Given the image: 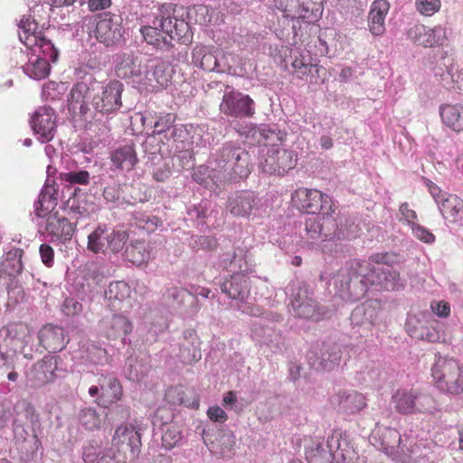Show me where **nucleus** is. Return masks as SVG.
<instances>
[{
    "mask_svg": "<svg viewBox=\"0 0 463 463\" xmlns=\"http://www.w3.org/2000/svg\"><path fill=\"white\" fill-rule=\"evenodd\" d=\"M39 251L43 263L47 267H52L54 262L53 249L50 245L43 243L40 246Z\"/></svg>",
    "mask_w": 463,
    "mask_h": 463,
    "instance_id": "338daca9",
    "label": "nucleus"
},
{
    "mask_svg": "<svg viewBox=\"0 0 463 463\" xmlns=\"http://www.w3.org/2000/svg\"><path fill=\"white\" fill-rule=\"evenodd\" d=\"M203 439L206 445H208V441L211 442L209 449L213 453L224 458H232L233 455L235 438L232 433L220 434L214 440H212L209 432L203 430Z\"/></svg>",
    "mask_w": 463,
    "mask_h": 463,
    "instance_id": "72a5a7b5",
    "label": "nucleus"
},
{
    "mask_svg": "<svg viewBox=\"0 0 463 463\" xmlns=\"http://www.w3.org/2000/svg\"><path fill=\"white\" fill-rule=\"evenodd\" d=\"M259 317L250 325V337L259 345L269 346L273 352H279L285 347L286 337L277 325L280 324L284 317L282 314L272 311H262Z\"/></svg>",
    "mask_w": 463,
    "mask_h": 463,
    "instance_id": "0eeeda50",
    "label": "nucleus"
},
{
    "mask_svg": "<svg viewBox=\"0 0 463 463\" xmlns=\"http://www.w3.org/2000/svg\"><path fill=\"white\" fill-rule=\"evenodd\" d=\"M323 0H274L275 6L284 16L291 20L302 19L307 23H314L322 13Z\"/></svg>",
    "mask_w": 463,
    "mask_h": 463,
    "instance_id": "2eb2a0df",
    "label": "nucleus"
},
{
    "mask_svg": "<svg viewBox=\"0 0 463 463\" xmlns=\"http://www.w3.org/2000/svg\"><path fill=\"white\" fill-rule=\"evenodd\" d=\"M124 85L119 80H97L86 75L70 92V109L79 110L85 122L102 121L116 115L122 107Z\"/></svg>",
    "mask_w": 463,
    "mask_h": 463,
    "instance_id": "f03ea898",
    "label": "nucleus"
},
{
    "mask_svg": "<svg viewBox=\"0 0 463 463\" xmlns=\"http://www.w3.org/2000/svg\"><path fill=\"white\" fill-rule=\"evenodd\" d=\"M341 437L342 435L340 432L335 431L327 439V449H324V454L322 455L325 463H332L333 461H335L336 463H345L346 455L345 453V449L342 448V446L343 444L346 445L347 443L345 440H342Z\"/></svg>",
    "mask_w": 463,
    "mask_h": 463,
    "instance_id": "a19ab883",
    "label": "nucleus"
},
{
    "mask_svg": "<svg viewBox=\"0 0 463 463\" xmlns=\"http://www.w3.org/2000/svg\"><path fill=\"white\" fill-rule=\"evenodd\" d=\"M100 386V401L103 403H112L118 401L122 395L119 381L112 374L101 375L98 380Z\"/></svg>",
    "mask_w": 463,
    "mask_h": 463,
    "instance_id": "4c0bfd02",
    "label": "nucleus"
},
{
    "mask_svg": "<svg viewBox=\"0 0 463 463\" xmlns=\"http://www.w3.org/2000/svg\"><path fill=\"white\" fill-rule=\"evenodd\" d=\"M439 209L450 222L463 225V201L455 194H448L440 200Z\"/></svg>",
    "mask_w": 463,
    "mask_h": 463,
    "instance_id": "e433bc0d",
    "label": "nucleus"
},
{
    "mask_svg": "<svg viewBox=\"0 0 463 463\" xmlns=\"http://www.w3.org/2000/svg\"><path fill=\"white\" fill-rule=\"evenodd\" d=\"M82 459L85 463H115L111 456L103 454L100 444L96 440H91L83 447Z\"/></svg>",
    "mask_w": 463,
    "mask_h": 463,
    "instance_id": "c03bdc74",
    "label": "nucleus"
},
{
    "mask_svg": "<svg viewBox=\"0 0 463 463\" xmlns=\"http://www.w3.org/2000/svg\"><path fill=\"white\" fill-rule=\"evenodd\" d=\"M251 170L250 156L245 148L225 143L208 162L193 172V180L213 190L227 181L246 178Z\"/></svg>",
    "mask_w": 463,
    "mask_h": 463,
    "instance_id": "7ed1b4c3",
    "label": "nucleus"
},
{
    "mask_svg": "<svg viewBox=\"0 0 463 463\" xmlns=\"http://www.w3.org/2000/svg\"><path fill=\"white\" fill-rule=\"evenodd\" d=\"M292 201L308 214L328 215L335 212L336 206L332 198L317 189L298 188L292 194Z\"/></svg>",
    "mask_w": 463,
    "mask_h": 463,
    "instance_id": "ddd939ff",
    "label": "nucleus"
},
{
    "mask_svg": "<svg viewBox=\"0 0 463 463\" xmlns=\"http://www.w3.org/2000/svg\"><path fill=\"white\" fill-rule=\"evenodd\" d=\"M390 4L387 0H374L371 5L368 15V27L374 36L383 35L385 32V17L389 12Z\"/></svg>",
    "mask_w": 463,
    "mask_h": 463,
    "instance_id": "473e14b6",
    "label": "nucleus"
},
{
    "mask_svg": "<svg viewBox=\"0 0 463 463\" xmlns=\"http://www.w3.org/2000/svg\"><path fill=\"white\" fill-rule=\"evenodd\" d=\"M160 220L157 217L151 216L146 213L136 212L131 221L132 225L139 229L146 230L148 232L155 231Z\"/></svg>",
    "mask_w": 463,
    "mask_h": 463,
    "instance_id": "864d4df0",
    "label": "nucleus"
},
{
    "mask_svg": "<svg viewBox=\"0 0 463 463\" xmlns=\"http://www.w3.org/2000/svg\"><path fill=\"white\" fill-rule=\"evenodd\" d=\"M162 302L165 306L175 310H184L185 313L196 312L198 309L194 307L191 311H187L184 307V303L189 302L191 305L194 304V299L188 294L186 289L178 288L175 285H168L163 295Z\"/></svg>",
    "mask_w": 463,
    "mask_h": 463,
    "instance_id": "2f4dec72",
    "label": "nucleus"
},
{
    "mask_svg": "<svg viewBox=\"0 0 463 463\" xmlns=\"http://www.w3.org/2000/svg\"><path fill=\"white\" fill-rule=\"evenodd\" d=\"M289 312L304 319H319L317 304L314 292L306 283L297 282L290 285Z\"/></svg>",
    "mask_w": 463,
    "mask_h": 463,
    "instance_id": "9b49d317",
    "label": "nucleus"
},
{
    "mask_svg": "<svg viewBox=\"0 0 463 463\" xmlns=\"http://www.w3.org/2000/svg\"><path fill=\"white\" fill-rule=\"evenodd\" d=\"M69 215L73 217H85L90 214V207L85 199H80L76 196L71 197L66 203Z\"/></svg>",
    "mask_w": 463,
    "mask_h": 463,
    "instance_id": "5fc2aeb1",
    "label": "nucleus"
},
{
    "mask_svg": "<svg viewBox=\"0 0 463 463\" xmlns=\"http://www.w3.org/2000/svg\"><path fill=\"white\" fill-rule=\"evenodd\" d=\"M37 24L30 19H22L19 24V39L24 44L29 56L23 66L24 72L33 80L46 78L51 71L50 61L56 62L59 51L53 43L37 32Z\"/></svg>",
    "mask_w": 463,
    "mask_h": 463,
    "instance_id": "39448f33",
    "label": "nucleus"
},
{
    "mask_svg": "<svg viewBox=\"0 0 463 463\" xmlns=\"http://www.w3.org/2000/svg\"><path fill=\"white\" fill-rule=\"evenodd\" d=\"M162 430V445L165 449H172L177 446L182 439V430L180 427L174 422H164L161 424Z\"/></svg>",
    "mask_w": 463,
    "mask_h": 463,
    "instance_id": "a18cd8bd",
    "label": "nucleus"
},
{
    "mask_svg": "<svg viewBox=\"0 0 463 463\" xmlns=\"http://www.w3.org/2000/svg\"><path fill=\"white\" fill-rule=\"evenodd\" d=\"M103 420V414L98 413L95 409L84 408L80 411V421L86 430H94L99 429Z\"/></svg>",
    "mask_w": 463,
    "mask_h": 463,
    "instance_id": "09e8293b",
    "label": "nucleus"
},
{
    "mask_svg": "<svg viewBox=\"0 0 463 463\" xmlns=\"http://www.w3.org/2000/svg\"><path fill=\"white\" fill-rule=\"evenodd\" d=\"M407 35L413 43L423 48H440L448 45L450 32L444 24L430 27L418 24L408 30Z\"/></svg>",
    "mask_w": 463,
    "mask_h": 463,
    "instance_id": "4468645a",
    "label": "nucleus"
},
{
    "mask_svg": "<svg viewBox=\"0 0 463 463\" xmlns=\"http://www.w3.org/2000/svg\"><path fill=\"white\" fill-rule=\"evenodd\" d=\"M431 375L440 392L450 395L463 392V366L457 360L439 356L431 367Z\"/></svg>",
    "mask_w": 463,
    "mask_h": 463,
    "instance_id": "6e6552de",
    "label": "nucleus"
},
{
    "mask_svg": "<svg viewBox=\"0 0 463 463\" xmlns=\"http://www.w3.org/2000/svg\"><path fill=\"white\" fill-rule=\"evenodd\" d=\"M220 110L234 118H250L255 113L254 101L250 96L227 88L220 104Z\"/></svg>",
    "mask_w": 463,
    "mask_h": 463,
    "instance_id": "6ab92c4d",
    "label": "nucleus"
},
{
    "mask_svg": "<svg viewBox=\"0 0 463 463\" xmlns=\"http://www.w3.org/2000/svg\"><path fill=\"white\" fill-rule=\"evenodd\" d=\"M57 358L44 356L43 360L35 363L26 374L28 383L34 388L41 387L57 377Z\"/></svg>",
    "mask_w": 463,
    "mask_h": 463,
    "instance_id": "a878e982",
    "label": "nucleus"
},
{
    "mask_svg": "<svg viewBox=\"0 0 463 463\" xmlns=\"http://www.w3.org/2000/svg\"><path fill=\"white\" fill-rule=\"evenodd\" d=\"M436 410L437 403L431 396L417 392L415 412L432 413Z\"/></svg>",
    "mask_w": 463,
    "mask_h": 463,
    "instance_id": "680f3d73",
    "label": "nucleus"
},
{
    "mask_svg": "<svg viewBox=\"0 0 463 463\" xmlns=\"http://www.w3.org/2000/svg\"><path fill=\"white\" fill-rule=\"evenodd\" d=\"M111 445L118 451L128 449L131 457L137 458L141 448V434L139 430L133 424H121L112 436Z\"/></svg>",
    "mask_w": 463,
    "mask_h": 463,
    "instance_id": "b1692460",
    "label": "nucleus"
},
{
    "mask_svg": "<svg viewBox=\"0 0 463 463\" xmlns=\"http://www.w3.org/2000/svg\"><path fill=\"white\" fill-rule=\"evenodd\" d=\"M131 288L125 281H114L109 285L105 291V298L109 300L121 302L130 296Z\"/></svg>",
    "mask_w": 463,
    "mask_h": 463,
    "instance_id": "8fccbe9b",
    "label": "nucleus"
},
{
    "mask_svg": "<svg viewBox=\"0 0 463 463\" xmlns=\"http://www.w3.org/2000/svg\"><path fill=\"white\" fill-rule=\"evenodd\" d=\"M122 17L117 14L104 13L97 17L96 39L107 47L121 43L124 34Z\"/></svg>",
    "mask_w": 463,
    "mask_h": 463,
    "instance_id": "dca6fc26",
    "label": "nucleus"
},
{
    "mask_svg": "<svg viewBox=\"0 0 463 463\" xmlns=\"http://www.w3.org/2000/svg\"><path fill=\"white\" fill-rule=\"evenodd\" d=\"M38 339L42 347L50 353L61 351L68 342L65 341L63 328L52 324H47L39 330Z\"/></svg>",
    "mask_w": 463,
    "mask_h": 463,
    "instance_id": "c756f323",
    "label": "nucleus"
},
{
    "mask_svg": "<svg viewBox=\"0 0 463 463\" xmlns=\"http://www.w3.org/2000/svg\"><path fill=\"white\" fill-rule=\"evenodd\" d=\"M57 189L54 184H45L34 203V212L38 217H46L57 205Z\"/></svg>",
    "mask_w": 463,
    "mask_h": 463,
    "instance_id": "c9c22d12",
    "label": "nucleus"
},
{
    "mask_svg": "<svg viewBox=\"0 0 463 463\" xmlns=\"http://www.w3.org/2000/svg\"><path fill=\"white\" fill-rule=\"evenodd\" d=\"M226 208L234 217L250 219L258 215L260 199L252 191H236L229 195Z\"/></svg>",
    "mask_w": 463,
    "mask_h": 463,
    "instance_id": "a211bd4d",
    "label": "nucleus"
},
{
    "mask_svg": "<svg viewBox=\"0 0 463 463\" xmlns=\"http://www.w3.org/2000/svg\"><path fill=\"white\" fill-rule=\"evenodd\" d=\"M416 11L427 17L432 16L438 13L441 8L440 0H415L414 3Z\"/></svg>",
    "mask_w": 463,
    "mask_h": 463,
    "instance_id": "4d7b16f0",
    "label": "nucleus"
},
{
    "mask_svg": "<svg viewBox=\"0 0 463 463\" xmlns=\"http://www.w3.org/2000/svg\"><path fill=\"white\" fill-rule=\"evenodd\" d=\"M219 266L232 274H247L253 271L254 262L245 247H236L232 253L227 252L220 257Z\"/></svg>",
    "mask_w": 463,
    "mask_h": 463,
    "instance_id": "5701e85b",
    "label": "nucleus"
},
{
    "mask_svg": "<svg viewBox=\"0 0 463 463\" xmlns=\"http://www.w3.org/2000/svg\"><path fill=\"white\" fill-rule=\"evenodd\" d=\"M340 346L335 343L323 342L313 345L307 354L308 362L315 370H331L340 363Z\"/></svg>",
    "mask_w": 463,
    "mask_h": 463,
    "instance_id": "aec40b11",
    "label": "nucleus"
},
{
    "mask_svg": "<svg viewBox=\"0 0 463 463\" xmlns=\"http://www.w3.org/2000/svg\"><path fill=\"white\" fill-rule=\"evenodd\" d=\"M439 112L444 126L455 132L463 131V105L441 104Z\"/></svg>",
    "mask_w": 463,
    "mask_h": 463,
    "instance_id": "f704fd0d",
    "label": "nucleus"
},
{
    "mask_svg": "<svg viewBox=\"0 0 463 463\" xmlns=\"http://www.w3.org/2000/svg\"><path fill=\"white\" fill-rule=\"evenodd\" d=\"M124 255L128 261L139 266L150 260L151 247L145 241H134L126 247Z\"/></svg>",
    "mask_w": 463,
    "mask_h": 463,
    "instance_id": "79ce46f5",
    "label": "nucleus"
},
{
    "mask_svg": "<svg viewBox=\"0 0 463 463\" xmlns=\"http://www.w3.org/2000/svg\"><path fill=\"white\" fill-rule=\"evenodd\" d=\"M379 303L368 300L357 306L351 313L350 320L354 326H361L370 329L377 323L379 315Z\"/></svg>",
    "mask_w": 463,
    "mask_h": 463,
    "instance_id": "7c9ffc66",
    "label": "nucleus"
},
{
    "mask_svg": "<svg viewBox=\"0 0 463 463\" xmlns=\"http://www.w3.org/2000/svg\"><path fill=\"white\" fill-rule=\"evenodd\" d=\"M128 239V233L121 228H112L99 224L89 235L87 249L95 254L106 256L108 253L120 252Z\"/></svg>",
    "mask_w": 463,
    "mask_h": 463,
    "instance_id": "1a4fd4ad",
    "label": "nucleus"
},
{
    "mask_svg": "<svg viewBox=\"0 0 463 463\" xmlns=\"http://www.w3.org/2000/svg\"><path fill=\"white\" fill-rule=\"evenodd\" d=\"M343 408L350 411L351 413H355L366 405L365 398L362 393L352 391L348 392L340 402Z\"/></svg>",
    "mask_w": 463,
    "mask_h": 463,
    "instance_id": "603ef678",
    "label": "nucleus"
},
{
    "mask_svg": "<svg viewBox=\"0 0 463 463\" xmlns=\"http://www.w3.org/2000/svg\"><path fill=\"white\" fill-rule=\"evenodd\" d=\"M81 309L82 305L73 298H65L61 306L62 313L68 317H73L80 314Z\"/></svg>",
    "mask_w": 463,
    "mask_h": 463,
    "instance_id": "69168bd1",
    "label": "nucleus"
},
{
    "mask_svg": "<svg viewBox=\"0 0 463 463\" xmlns=\"http://www.w3.org/2000/svg\"><path fill=\"white\" fill-rule=\"evenodd\" d=\"M395 410L399 413H415L417 402V392L413 390L400 389L395 392L392 398Z\"/></svg>",
    "mask_w": 463,
    "mask_h": 463,
    "instance_id": "37998d69",
    "label": "nucleus"
},
{
    "mask_svg": "<svg viewBox=\"0 0 463 463\" xmlns=\"http://www.w3.org/2000/svg\"><path fill=\"white\" fill-rule=\"evenodd\" d=\"M249 279L242 274H232L221 284L222 292L238 302L237 309L249 316L260 315V307L247 301L250 295Z\"/></svg>",
    "mask_w": 463,
    "mask_h": 463,
    "instance_id": "f8f14e48",
    "label": "nucleus"
},
{
    "mask_svg": "<svg viewBox=\"0 0 463 463\" xmlns=\"http://www.w3.org/2000/svg\"><path fill=\"white\" fill-rule=\"evenodd\" d=\"M76 223L69 222L58 213L49 214L44 224V233L53 243H64L70 241L75 232Z\"/></svg>",
    "mask_w": 463,
    "mask_h": 463,
    "instance_id": "393cba45",
    "label": "nucleus"
},
{
    "mask_svg": "<svg viewBox=\"0 0 463 463\" xmlns=\"http://www.w3.org/2000/svg\"><path fill=\"white\" fill-rule=\"evenodd\" d=\"M189 136V130L184 124H175L168 132V137H165L167 140L175 143H184Z\"/></svg>",
    "mask_w": 463,
    "mask_h": 463,
    "instance_id": "e2e57ef3",
    "label": "nucleus"
},
{
    "mask_svg": "<svg viewBox=\"0 0 463 463\" xmlns=\"http://www.w3.org/2000/svg\"><path fill=\"white\" fill-rule=\"evenodd\" d=\"M100 326L107 338L122 337L124 345L130 344V339L127 335L132 332L133 326L127 317L118 314L112 315L111 317H107L101 321Z\"/></svg>",
    "mask_w": 463,
    "mask_h": 463,
    "instance_id": "c85d7f7f",
    "label": "nucleus"
},
{
    "mask_svg": "<svg viewBox=\"0 0 463 463\" xmlns=\"http://www.w3.org/2000/svg\"><path fill=\"white\" fill-rule=\"evenodd\" d=\"M61 179L70 184L88 185L94 178L90 173L83 168L76 167L67 173L61 174Z\"/></svg>",
    "mask_w": 463,
    "mask_h": 463,
    "instance_id": "3c124183",
    "label": "nucleus"
},
{
    "mask_svg": "<svg viewBox=\"0 0 463 463\" xmlns=\"http://www.w3.org/2000/svg\"><path fill=\"white\" fill-rule=\"evenodd\" d=\"M369 261L351 260L339 269L330 280L335 294L345 301L354 302L373 286L384 290L403 288L400 272L392 267L393 255L375 253L370 256Z\"/></svg>",
    "mask_w": 463,
    "mask_h": 463,
    "instance_id": "f257e3e1",
    "label": "nucleus"
},
{
    "mask_svg": "<svg viewBox=\"0 0 463 463\" xmlns=\"http://www.w3.org/2000/svg\"><path fill=\"white\" fill-rule=\"evenodd\" d=\"M146 61L142 83L152 87L156 85L166 87L172 79L173 68L171 64L158 58Z\"/></svg>",
    "mask_w": 463,
    "mask_h": 463,
    "instance_id": "bb28decb",
    "label": "nucleus"
},
{
    "mask_svg": "<svg viewBox=\"0 0 463 463\" xmlns=\"http://www.w3.org/2000/svg\"><path fill=\"white\" fill-rule=\"evenodd\" d=\"M103 197L107 203L119 205L124 203L122 184L114 183L107 185L103 190Z\"/></svg>",
    "mask_w": 463,
    "mask_h": 463,
    "instance_id": "bf43d9fd",
    "label": "nucleus"
},
{
    "mask_svg": "<svg viewBox=\"0 0 463 463\" xmlns=\"http://www.w3.org/2000/svg\"><path fill=\"white\" fill-rule=\"evenodd\" d=\"M145 58L133 51H125L116 54L114 58L115 71L121 79L131 80L142 83L145 71Z\"/></svg>",
    "mask_w": 463,
    "mask_h": 463,
    "instance_id": "f3484780",
    "label": "nucleus"
},
{
    "mask_svg": "<svg viewBox=\"0 0 463 463\" xmlns=\"http://www.w3.org/2000/svg\"><path fill=\"white\" fill-rule=\"evenodd\" d=\"M185 10L175 4H163L152 25L143 26L140 32L145 41L159 50H167L173 40L186 43L190 40V25L183 18Z\"/></svg>",
    "mask_w": 463,
    "mask_h": 463,
    "instance_id": "20e7f679",
    "label": "nucleus"
},
{
    "mask_svg": "<svg viewBox=\"0 0 463 463\" xmlns=\"http://www.w3.org/2000/svg\"><path fill=\"white\" fill-rule=\"evenodd\" d=\"M175 119L176 116L174 113L160 115L155 122L154 133L159 135L165 133V137H168V132L175 125Z\"/></svg>",
    "mask_w": 463,
    "mask_h": 463,
    "instance_id": "052dcab7",
    "label": "nucleus"
},
{
    "mask_svg": "<svg viewBox=\"0 0 463 463\" xmlns=\"http://www.w3.org/2000/svg\"><path fill=\"white\" fill-rule=\"evenodd\" d=\"M335 212L328 215H315L307 218L306 232L310 239L323 238L324 241L334 239H352L358 236L359 229L354 218L341 214L337 219L333 217Z\"/></svg>",
    "mask_w": 463,
    "mask_h": 463,
    "instance_id": "423d86ee",
    "label": "nucleus"
},
{
    "mask_svg": "<svg viewBox=\"0 0 463 463\" xmlns=\"http://www.w3.org/2000/svg\"><path fill=\"white\" fill-rule=\"evenodd\" d=\"M412 234L420 241L431 244L435 241V235L424 226L418 223L411 224Z\"/></svg>",
    "mask_w": 463,
    "mask_h": 463,
    "instance_id": "0e129e2a",
    "label": "nucleus"
},
{
    "mask_svg": "<svg viewBox=\"0 0 463 463\" xmlns=\"http://www.w3.org/2000/svg\"><path fill=\"white\" fill-rule=\"evenodd\" d=\"M433 73L435 77L439 78L440 83L445 88L463 91V70L456 67L454 59L448 56V52H441L439 60L433 68Z\"/></svg>",
    "mask_w": 463,
    "mask_h": 463,
    "instance_id": "412c9836",
    "label": "nucleus"
},
{
    "mask_svg": "<svg viewBox=\"0 0 463 463\" xmlns=\"http://www.w3.org/2000/svg\"><path fill=\"white\" fill-rule=\"evenodd\" d=\"M305 454L308 463H325L322 455L324 454V447L319 437H312L305 439Z\"/></svg>",
    "mask_w": 463,
    "mask_h": 463,
    "instance_id": "de8ad7c7",
    "label": "nucleus"
},
{
    "mask_svg": "<svg viewBox=\"0 0 463 463\" xmlns=\"http://www.w3.org/2000/svg\"><path fill=\"white\" fill-rule=\"evenodd\" d=\"M192 62L194 66L206 71H220L219 61L215 52L203 45H196L193 49Z\"/></svg>",
    "mask_w": 463,
    "mask_h": 463,
    "instance_id": "ea45409f",
    "label": "nucleus"
},
{
    "mask_svg": "<svg viewBox=\"0 0 463 463\" xmlns=\"http://www.w3.org/2000/svg\"><path fill=\"white\" fill-rule=\"evenodd\" d=\"M207 415L213 421L219 423H223L228 419L227 413L219 406L210 407Z\"/></svg>",
    "mask_w": 463,
    "mask_h": 463,
    "instance_id": "774afa93",
    "label": "nucleus"
},
{
    "mask_svg": "<svg viewBox=\"0 0 463 463\" xmlns=\"http://www.w3.org/2000/svg\"><path fill=\"white\" fill-rule=\"evenodd\" d=\"M373 438L379 441L380 449L387 455L395 456L403 451V441L400 432L393 428H387L376 425L373 430Z\"/></svg>",
    "mask_w": 463,
    "mask_h": 463,
    "instance_id": "cd10ccee",
    "label": "nucleus"
},
{
    "mask_svg": "<svg viewBox=\"0 0 463 463\" xmlns=\"http://www.w3.org/2000/svg\"><path fill=\"white\" fill-rule=\"evenodd\" d=\"M217 245L215 238L211 236L195 235L190 238L189 246L193 250H211Z\"/></svg>",
    "mask_w": 463,
    "mask_h": 463,
    "instance_id": "13d9d810",
    "label": "nucleus"
},
{
    "mask_svg": "<svg viewBox=\"0 0 463 463\" xmlns=\"http://www.w3.org/2000/svg\"><path fill=\"white\" fill-rule=\"evenodd\" d=\"M57 116L49 106L38 108L31 118L32 128L38 140L42 143L51 141L56 133Z\"/></svg>",
    "mask_w": 463,
    "mask_h": 463,
    "instance_id": "4be33fe9",
    "label": "nucleus"
},
{
    "mask_svg": "<svg viewBox=\"0 0 463 463\" xmlns=\"http://www.w3.org/2000/svg\"><path fill=\"white\" fill-rule=\"evenodd\" d=\"M294 60L292 67L298 78H303L312 71L314 66L309 62L308 55L304 56L300 52L295 51L292 53Z\"/></svg>",
    "mask_w": 463,
    "mask_h": 463,
    "instance_id": "6e6d98bb",
    "label": "nucleus"
},
{
    "mask_svg": "<svg viewBox=\"0 0 463 463\" xmlns=\"http://www.w3.org/2000/svg\"><path fill=\"white\" fill-rule=\"evenodd\" d=\"M298 156L293 150L277 146H264L259 153V167L269 175H284L293 169Z\"/></svg>",
    "mask_w": 463,
    "mask_h": 463,
    "instance_id": "9d476101",
    "label": "nucleus"
},
{
    "mask_svg": "<svg viewBox=\"0 0 463 463\" xmlns=\"http://www.w3.org/2000/svg\"><path fill=\"white\" fill-rule=\"evenodd\" d=\"M110 160L117 169L130 171L137 163V152L132 145L118 147L110 154Z\"/></svg>",
    "mask_w": 463,
    "mask_h": 463,
    "instance_id": "58836bf2",
    "label": "nucleus"
},
{
    "mask_svg": "<svg viewBox=\"0 0 463 463\" xmlns=\"http://www.w3.org/2000/svg\"><path fill=\"white\" fill-rule=\"evenodd\" d=\"M22 250L15 249L9 251L6 254L5 260L2 262V268L0 269V277L4 275L14 276L18 274L23 269V264L21 260Z\"/></svg>",
    "mask_w": 463,
    "mask_h": 463,
    "instance_id": "49530a36",
    "label": "nucleus"
}]
</instances>
